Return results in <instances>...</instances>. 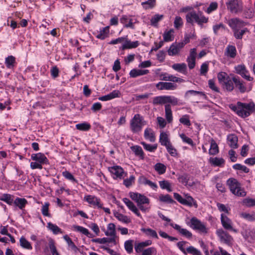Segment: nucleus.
Masks as SVG:
<instances>
[{"mask_svg": "<svg viewBox=\"0 0 255 255\" xmlns=\"http://www.w3.org/2000/svg\"><path fill=\"white\" fill-rule=\"evenodd\" d=\"M146 124L142 116L135 114L130 121V129L133 133L140 131L143 126Z\"/></svg>", "mask_w": 255, "mask_h": 255, "instance_id": "1", "label": "nucleus"}, {"mask_svg": "<svg viewBox=\"0 0 255 255\" xmlns=\"http://www.w3.org/2000/svg\"><path fill=\"white\" fill-rule=\"evenodd\" d=\"M227 183L229 186L231 192L234 195L240 197L246 196V192L241 188V184L237 179L230 178L227 180Z\"/></svg>", "mask_w": 255, "mask_h": 255, "instance_id": "2", "label": "nucleus"}, {"mask_svg": "<svg viewBox=\"0 0 255 255\" xmlns=\"http://www.w3.org/2000/svg\"><path fill=\"white\" fill-rule=\"evenodd\" d=\"M152 244L151 240H147L145 242H140L135 245L134 249L137 253L142 252V255H152L156 253V249L154 247H150L143 250V249Z\"/></svg>", "mask_w": 255, "mask_h": 255, "instance_id": "3", "label": "nucleus"}, {"mask_svg": "<svg viewBox=\"0 0 255 255\" xmlns=\"http://www.w3.org/2000/svg\"><path fill=\"white\" fill-rule=\"evenodd\" d=\"M186 18L187 22L191 24L195 22L199 25H202L203 23L208 22V18L201 13H197L195 11L188 12L186 15Z\"/></svg>", "mask_w": 255, "mask_h": 255, "instance_id": "4", "label": "nucleus"}, {"mask_svg": "<svg viewBox=\"0 0 255 255\" xmlns=\"http://www.w3.org/2000/svg\"><path fill=\"white\" fill-rule=\"evenodd\" d=\"M237 105L240 106V108H241V112H239V116L243 118L249 116L255 110V105L253 102L243 103L238 102Z\"/></svg>", "mask_w": 255, "mask_h": 255, "instance_id": "5", "label": "nucleus"}, {"mask_svg": "<svg viewBox=\"0 0 255 255\" xmlns=\"http://www.w3.org/2000/svg\"><path fill=\"white\" fill-rule=\"evenodd\" d=\"M188 225L192 229L198 231L201 234L205 235L208 233V229L205 225L196 217H193L191 219Z\"/></svg>", "mask_w": 255, "mask_h": 255, "instance_id": "6", "label": "nucleus"}, {"mask_svg": "<svg viewBox=\"0 0 255 255\" xmlns=\"http://www.w3.org/2000/svg\"><path fill=\"white\" fill-rule=\"evenodd\" d=\"M226 5L228 9L232 13H238L243 10V3L241 0H229Z\"/></svg>", "mask_w": 255, "mask_h": 255, "instance_id": "7", "label": "nucleus"}, {"mask_svg": "<svg viewBox=\"0 0 255 255\" xmlns=\"http://www.w3.org/2000/svg\"><path fill=\"white\" fill-rule=\"evenodd\" d=\"M216 234L221 242L228 245L232 244L233 239L226 231H224L222 229H219L216 231Z\"/></svg>", "mask_w": 255, "mask_h": 255, "instance_id": "8", "label": "nucleus"}, {"mask_svg": "<svg viewBox=\"0 0 255 255\" xmlns=\"http://www.w3.org/2000/svg\"><path fill=\"white\" fill-rule=\"evenodd\" d=\"M130 197L135 201L137 205L149 203V200L146 196L141 194L134 192L129 193Z\"/></svg>", "mask_w": 255, "mask_h": 255, "instance_id": "9", "label": "nucleus"}, {"mask_svg": "<svg viewBox=\"0 0 255 255\" xmlns=\"http://www.w3.org/2000/svg\"><path fill=\"white\" fill-rule=\"evenodd\" d=\"M236 73L240 75L243 78L248 81H252L253 78L250 76L249 71L247 70L246 66L244 64H240L235 67Z\"/></svg>", "mask_w": 255, "mask_h": 255, "instance_id": "10", "label": "nucleus"}, {"mask_svg": "<svg viewBox=\"0 0 255 255\" xmlns=\"http://www.w3.org/2000/svg\"><path fill=\"white\" fill-rule=\"evenodd\" d=\"M246 22L238 18H233L228 21V24L233 31L238 30L246 25Z\"/></svg>", "mask_w": 255, "mask_h": 255, "instance_id": "11", "label": "nucleus"}, {"mask_svg": "<svg viewBox=\"0 0 255 255\" xmlns=\"http://www.w3.org/2000/svg\"><path fill=\"white\" fill-rule=\"evenodd\" d=\"M109 170L114 175V179L119 178L121 179L124 177V175L125 174L124 169L119 166H114L109 167Z\"/></svg>", "mask_w": 255, "mask_h": 255, "instance_id": "12", "label": "nucleus"}, {"mask_svg": "<svg viewBox=\"0 0 255 255\" xmlns=\"http://www.w3.org/2000/svg\"><path fill=\"white\" fill-rule=\"evenodd\" d=\"M221 221L223 227L226 230L237 232V230L233 228L232 221L226 215L221 214Z\"/></svg>", "mask_w": 255, "mask_h": 255, "instance_id": "13", "label": "nucleus"}, {"mask_svg": "<svg viewBox=\"0 0 255 255\" xmlns=\"http://www.w3.org/2000/svg\"><path fill=\"white\" fill-rule=\"evenodd\" d=\"M174 197L179 203L184 205L191 206L192 205L193 202L194 201V199L191 196H188V197L184 199L180 195L177 193H174Z\"/></svg>", "mask_w": 255, "mask_h": 255, "instance_id": "14", "label": "nucleus"}, {"mask_svg": "<svg viewBox=\"0 0 255 255\" xmlns=\"http://www.w3.org/2000/svg\"><path fill=\"white\" fill-rule=\"evenodd\" d=\"M170 225L175 230L177 231L178 233L182 236L188 239L192 238V234L187 229L182 228L179 225L174 223H170Z\"/></svg>", "mask_w": 255, "mask_h": 255, "instance_id": "15", "label": "nucleus"}, {"mask_svg": "<svg viewBox=\"0 0 255 255\" xmlns=\"http://www.w3.org/2000/svg\"><path fill=\"white\" fill-rule=\"evenodd\" d=\"M176 85L175 84L170 82H159L156 85V87L159 90H174L176 88Z\"/></svg>", "mask_w": 255, "mask_h": 255, "instance_id": "16", "label": "nucleus"}, {"mask_svg": "<svg viewBox=\"0 0 255 255\" xmlns=\"http://www.w3.org/2000/svg\"><path fill=\"white\" fill-rule=\"evenodd\" d=\"M31 158L33 160L36 161L41 164H46L48 162V160L45 155L43 153L40 152L32 154L31 155Z\"/></svg>", "mask_w": 255, "mask_h": 255, "instance_id": "17", "label": "nucleus"}, {"mask_svg": "<svg viewBox=\"0 0 255 255\" xmlns=\"http://www.w3.org/2000/svg\"><path fill=\"white\" fill-rule=\"evenodd\" d=\"M85 200L91 205L97 206L98 208H102V205L100 200L94 196L87 195L85 197Z\"/></svg>", "mask_w": 255, "mask_h": 255, "instance_id": "18", "label": "nucleus"}, {"mask_svg": "<svg viewBox=\"0 0 255 255\" xmlns=\"http://www.w3.org/2000/svg\"><path fill=\"white\" fill-rule=\"evenodd\" d=\"M121 93L118 90H114L110 94L99 98V100L106 101L112 100L115 98L119 97Z\"/></svg>", "mask_w": 255, "mask_h": 255, "instance_id": "19", "label": "nucleus"}, {"mask_svg": "<svg viewBox=\"0 0 255 255\" xmlns=\"http://www.w3.org/2000/svg\"><path fill=\"white\" fill-rule=\"evenodd\" d=\"M233 81L236 87L238 88L241 93L246 92L247 90L246 87L244 85L243 82L240 80L239 77L234 76Z\"/></svg>", "mask_w": 255, "mask_h": 255, "instance_id": "20", "label": "nucleus"}, {"mask_svg": "<svg viewBox=\"0 0 255 255\" xmlns=\"http://www.w3.org/2000/svg\"><path fill=\"white\" fill-rule=\"evenodd\" d=\"M92 242L93 243H97L101 244L106 243H113L114 245L116 244V239L115 238H97L93 239L92 240Z\"/></svg>", "mask_w": 255, "mask_h": 255, "instance_id": "21", "label": "nucleus"}, {"mask_svg": "<svg viewBox=\"0 0 255 255\" xmlns=\"http://www.w3.org/2000/svg\"><path fill=\"white\" fill-rule=\"evenodd\" d=\"M149 73L148 70H140L133 69L129 72L130 77L131 78H136L138 76L146 75Z\"/></svg>", "mask_w": 255, "mask_h": 255, "instance_id": "22", "label": "nucleus"}, {"mask_svg": "<svg viewBox=\"0 0 255 255\" xmlns=\"http://www.w3.org/2000/svg\"><path fill=\"white\" fill-rule=\"evenodd\" d=\"M225 54L227 57L234 58L237 55V50L235 46L229 45L226 49Z\"/></svg>", "mask_w": 255, "mask_h": 255, "instance_id": "23", "label": "nucleus"}, {"mask_svg": "<svg viewBox=\"0 0 255 255\" xmlns=\"http://www.w3.org/2000/svg\"><path fill=\"white\" fill-rule=\"evenodd\" d=\"M228 144L232 148H237L238 145V137L235 134H230L228 136Z\"/></svg>", "mask_w": 255, "mask_h": 255, "instance_id": "24", "label": "nucleus"}, {"mask_svg": "<svg viewBox=\"0 0 255 255\" xmlns=\"http://www.w3.org/2000/svg\"><path fill=\"white\" fill-rule=\"evenodd\" d=\"M234 83L233 81V77L232 78L230 77V78H229L226 81L225 83H224L222 85L226 90L229 92H231L234 89Z\"/></svg>", "mask_w": 255, "mask_h": 255, "instance_id": "25", "label": "nucleus"}, {"mask_svg": "<svg viewBox=\"0 0 255 255\" xmlns=\"http://www.w3.org/2000/svg\"><path fill=\"white\" fill-rule=\"evenodd\" d=\"M13 204L16 207L22 210L27 204V201L25 198H16L13 202Z\"/></svg>", "mask_w": 255, "mask_h": 255, "instance_id": "26", "label": "nucleus"}, {"mask_svg": "<svg viewBox=\"0 0 255 255\" xmlns=\"http://www.w3.org/2000/svg\"><path fill=\"white\" fill-rule=\"evenodd\" d=\"M172 68L174 70L182 73H185L187 70L186 64L184 63L174 64L172 65Z\"/></svg>", "mask_w": 255, "mask_h": 255, "instance_id": "27", "label": "nucleus"}, {"mask_svg": "<svg viewBox=\"0 0 255 255\" xmlns=\"http://www.w3.org/2000/svg\"><path fill=\"white\" fill-rule=\"evenodd\" d=\"M167 103V96H161L155 97L153 99L154 105H162Z\"/></svg>", "mask_w": 255, "mask_h": 255, "instance_id": "28", "label": "nucleus"}, {"mask_svg": "<svg viewBox=\"0 0 255 255\" xmlns=\"http://www.w3.org/2000/svg\"><path fill=\"white\" fill-rule=\"evenodd\" d=\"M139 45L138 41L132 42L130 40H126L123 45V49H131L137 47Z\"/></svg>", "mask_w": 255, "mask_h": 255, "instance_id": "29", "label": "nucleus"}, {"mask_svg": "<svg viewBox=\"0 0 255 255\" xmlns=\"http://www.w3.org/2000/svg\"><path fill=\"white\" fill-rule=\"evenodd\" d=\"M73 228L75 230L82 233V234L87 236L89 238H93V235L92 234H91L89 232L88 230L86 228H85L83 227L77 226V225L73 226Z\"/></svg>", "mask_w": 255, "mask_h": 255, "instance_id": "30", "label": "nucleus"}, {"mask_svg": "<svg viewBox=\"0 0 255 255\" xmlns=\"http://www.w3.org/2000/svg\"><path fill=\"white\" fill-rule=\"evenodd\" d=\"M144 136L145 139H148L151 142H154L155 138L152 129L151 128H146L144 130Z\"/></svg>", "mask_w": 255, "mask_h": 255, "instance_id": "31", "label": "nucleus"}, {"mask_svg": "<svg viewBox=\"0 0 255 255\" xmlns=\"http://www.w3.org/2000/svg\"><path fill=\"white\" fill-rule=\"evenodd\" d=\"M159 142L161 145L165 146L171 143L167 134L163 131L161 132L160 134Z\"/></svg>", "mask_w": 255, "mask_h": 255, "instance_id": "32", "label": "nucleus"}, {"mask_svg": "<svg viewBox=\"0 0 255 255\" xmlns=\"http://www.w3.org/2000/svg\"><path fill=\"white\" fill-rule=\"evenodd\" d=\"M106 236L116 238L115 225L113 223H110L108 226V230L105 232Z\"/></svg>", "mask_w": 255, "mask_h": 255, "instance_id": "33", "label": "nucleus"}, {"mask_svg": "<svg viewBox=\"0 0 255 255\" xmlns=\"http://www.w3.org/2000/svg\"><path fill=\"white\" fill-rule=\"evenodd\" d=\"M141 231L143 232L146 236L158 239V236L155 231L150 228H142Z\"/></svg>", "mask_w": 255, "mask_h": 255, "instance_id": "34", "label": "nucleus"}, {"mask_svg": "<svg viewBox=\"0 0 255 255\" xmlns=\"http://www.w3.org/2000/svg\"><path fill=\"white\" fill-rule=\"evenodd\" d=\"M165 117L167 122L170 123L172 121V114L171 106L167 104L165 106Z\"/></svg>", "mask_w": 255, "mask_h": 255, "instance_id": "35", "label": "nucleus"}, {"mask_svg": "<svg viewBox=\"0 0 255 255\" xmlns=\"http://www.w3.org/2000/svg\"><path fill=\"white\" fill-rule=\"evenodd\" d=\"M159 200L160 201L166 203L172 204L175 202L169 194L160 195L159 197Z\"/></svg>", "mask_w": 255, "mask_h": 255, "instance_id": "36", "label": "nucleus"}, {"mask_svg": "<svg viewBox=\"0 0 255 255\" xmlns=\"http://www.w3.org/2000/svg\"><path fill=\"white\" fill-rule=\"evenodd\" d=\"M178 180L180 182L184 184L186 186L188 185L189 186H192L196 183L195 182H193L192 183L190 182L188 183L189 177L187 175H183L180 176L178 178Z\"/></svg>", "mask_w": 255, "mask_h": 255, "instance_id": "37", "label": "nucleus"}, {"mask_svg": "<svg viewBox=\"0 0 255 255\" xmlns=\"http://www.w3.org/2000/svg\"><path fill=\"white\" fill-rule=\"evenodd\" d=\"M47 228L51 231L53 234H58V233H62V232L60 228H59L57 225L53 224L50 222L47 224Z\"/></svg>", "mask_w": 255, "mask_h": 255, "instance_id": "38", "label": "nucleus"}, {"mask_svg": "<svg viewBox=\"0 0 255 255\" xmlns=\"http://www.w3.org/2000/svg\"><path fill=\"white\" fill-rule=\"evenodd\" d=\"M179 52L180 51L174 43H172L167 50L168 54L171 56L178 54Z\"/></svg>", "mask_w": 255, "mask_h": 255, "instance_id": "39", "label": "nucleus"}, {"mask_svg": "<svg viewBox=\"0 0 255 255\" xmlns=\"http://www.w3.org/2000/svg\"><path fill=\"white\" fill-rule=\"evenodd\" d=\"M131 150L134 152L135 154L139 156L142 159L144 157V154L141 147L138 145L133 146L131 147Z\"/></svg>", "mask_w": 255, "mask_h": 255, "instance_id": "40", "label": "nucleus"}, {"mask_svg": "<svg viewBox=\"0 0 255 255\" xmlns=\"http://www.w3.org/2000/svg\"><path fill=\"white\" fill-rule=\"evenodd\" d=\"M154 169L159 174H162L165 172L166 167L162 163H157L154 165Z\"/></svg>", "mask_w": 255, "mask_h": 255, "instance_id": "41", "label": "nucleus"}, {"mask_svg": "<svg viewBox=\"0 0 255 255\" xmlns=\"http://www.w3.org/2000/svg\"><path fill=\"white\" fill-rule=\"evenodd\" d=\"M217 78L219 83L221 85H223V84L225 83V82L227 81L230 77L226 73L221 72L218 73Z\"/></svg>", "mask_w": 255, "mask_h": 255, "instance_id": "42", "label": "nucleus"}, {"mask_svg": "<svg viewBox=\"0 0 255 255\" xmlns=\"http://www.w3.org/2000/svg\"><path fill=\"white\" fill-rule=\"evenodd\" d=\"M209 161L214 166H221L224 163V160L223 158L218 157H211Z\"/></svg>", "mask_w": 255, "mask_h": 255, "instance_id": "43", "label": "nucleus"}, {"mask_svg": "<svg viewBox=\"0 0 255 255\" xmlns=\"http://www.w3.org/2000/svg\"><path fill=\"white\" fill-rule=\"evenodd\" d=\"M0 200L4 201L9 205H12L13 203V200L12 196L10 194H4L0 197Z\"/></svg>", "mask_w": 255, "mask_h": 255, "instance_id": "44", "label": "nucleus"}, {"mask_svg": "<svg viewBox=\"0 0 255 255\" xmlns=\"http://www.w3.org/2000/svg\"><path fill=\"white\" fill-rule=\"evenodd\" d=\"M174 32L173 29H170L169 31H165L163 33V39L165 42L171 41L173 40V37L172 33Z\"/></svg>", "mask_w": 255, "mask_h": 255, "instance_id": "45", "label": "nucleus"}, {"mask_svg": "<svg viewBox=\"0 0 255 255\" xmlns=\"http://www.w3.org/2000/svg\"><path fill=\"white\" fill-rule=\"evenodd\" d=\"M160 187L162 189H166L168 192L172 191L170 183L167 180H162L159 182Z\"/></svg>", "mask_w": 255, "mask_h": 255, "instance_id": "46", "label": "nucleus"}, {"mask_svg": "<svg viewBox=\"0 0 255 255\" xmlns=\"http://www.w3.org/2000/svg\"><path fill=\"white\" fill-rule=\"evenodd\" d=\"M20 246L26 249L32 250V247L31 246L30 243L27 241L24 237H21L20 239Z\"/></svg>", "mask_w": 255, "mask_h": 255, "instance_id": "47", "label": "nucleus"}, {"mask_svg": "<svg viewBox=\"0 0 255 255\" xmlns=\"http://www.w3.org/2000/svg\"><path fill=\"white\" fill-rule=\"evenodd\" d=\"M163 76V77L162 80L164 81H169L174 82H178L180 80L179 78L176 77L173 75H169L166 73L164 74Z\"/></svg>", "mask_w": 255, "mask_h": 255, "instance_id": "48", "label": "nucleus"}, {"mask_svg": "<svg viewBox=\"0 0 255 255\" xmlns=\"http://www.w3.org/2000/svg\"><path fill=\"white\" fill-rule=\"evenodd\" d=\"M48 246L52 255H59L55 246L54 241L52 239H49Z\"/></svg>", "mask_w": 255, "mask_h": 255, "instance_id": "49", "label": "nucleus"}, {"mask_svg": "<svg viewBox=\"0 0 255 255\" xmlns=\"http://www.w3.org/2000/svg\"><path fill=\"white\" fill-rule=\"evenodd\" d=\"M156 0H148L145 2H142L143 7L147 9L153 8L155 5Z\"/></svg>", "mask_w": 255, "mask_h": 255, "instance_id": "50", "label": "nucleus"}, {"mask_svg": "<svg viewBox=\"0 0 255 255\" xmlns=\"http://www.w3.org/2000/svg\"><path fill=\"white\" fill-rule=\"evenodd\" d=\"M218 146L217 143L214 141H212L211 144L210 148L209 149V154L211 155H215L218 153Z\"/></svg>", "mask_w": 255, "mask_h": 255, "instance_id": "51", "label": "nucleus"}, {"mask_svg": "<svg viewBox=\"0 0 255 255\" xmlns=\"http://www.w3.org/2000/svg\"><path fill=\"white\" fill-rule=\"evenodd\" d=\"M180 137L182 139L183 142L192 146H194L195 144L193 141L192 139L189 137L187 136L185 134L181 133L180 134Z\"/></svg>", "mask_w": 255, "mask_h": 255, "instance_id": "52", "label": "nucleus"}, {"mask_svg": "<svg viewBox=\"0 0 255 255\" xmlns=\"http://www.w3.org/2000/svg\"><path fill=\"white\" fill-rule=\"evenodd\" d=\"M247 31V28H245L243 29L240 30V29L236 30L235 31H233L234 35L236 38L237 39H242L243 35Z\"/></svg>", "mask_w": 255, "mask_h": 255, "instance_id": "53", "label": "nucleus"}, {"mask_svg": "<svg viewBox=\"0 0 255 255\" xmlns=\"http://www.w3.org/2000/svg\"><path fill=\"white\" fill-rule=\"evenodd\" d=\"M141 144L143 145L144 148L145 150L149 151L150 152L154 151L156 149V148L157 147V145L156 144H153V145H151L149 144H147L144 142H142L141 143Z\"/></svg>", "mask_w": 255, "mask_h": 255, "instance_id": "54", "label": "nucleus"}, {"mask_svg": "<svg viewBox=\"0 0 255 255\" xmlns=\"http://www.w3.org/2000/svg\"><path fill=\"white\" fill-rule=\"evenodd\" d=\"M14 62L15 58L12 56H9L5 59V64L8 68H12Z\"/></svg>", "mask_w": 255, "mask_h": 255, "instance_id": "55", "label": "nucleus"}, {"mask_svg": "<svg viewBox=\"0 0 255 255\" xmlns=\"http://www.w3.org/2000/svg\"><path fill=\"white\" fill-rule=\"evenodd\" d=\"M76 128L83 131L88 130L90 128L91 126L90 124L84 123L81 124H79L76 125Z\"/></svg>", "mask_w": 255, "mask_h": 255, "instance_id": "56", "label": "nucleus"}, {"mask_svg": "<svg viewBox=\"0 0 255 255\" xmlns=\"http://www.w3.org/2000/svg\"><path fill=\"white\" fill-rule=\"evenodd\" d=\"M241 217L249 221H255V213L250 214L247 213H242Z\"/></svg>", "mask_w": 255, "mask_h": 255, "instance_id": "57", "label": "nucleus"}, {"mask_svg": "<svg viewBox=\"0 0 255 255\" xmlns=\"http://www.w3.org/2000/svg\"><path fill=\"white\" fill-rule=\"evenodd\" d=\"M165 147L167 151L171 156H175L177 155L176 149L173 146L171 143L165 146Z\"/></svg>", "mask_w": 255, "mask_h": 255, "instance_id": "58", "label": "nucleus"}, {"mask_svg": "<svg viewBox=\"0 0 255 255\" xmlns=\"http://www.w3.org/2000/svg\"><path fill=\"white\" fill-rule=\"evenodd\" d=\"M233 168L236 170H239L244 171L245 173H248L249 172V169L246 166L243 165L241 164H236L233 165Z\"/></svg>", "mask_w": 255, "mask_h": 255, "instance_id": "59", "label": "nucleus"}, {"mask_svg": "<svg viewBox=\"0 0 255 255\" xmlns=\"http://www.w3.org/2000/svg\"><path fill=\"white\" fill-rule=\"evenodd\" d=\"M186 254L187 253L193 254V255H201V253L193 246H190L186 249Z\"/></svg>", "mask_w": 255, "mask_h": 255, "instance_id": "60", "label": "nucleus"}, {"mask_svg": "<svg viewBox=\"0 0 255 255\" xmlns=\"http://www.w3.org/2000/svg\"><path fill=\"white\" fill-rule=\"evenodd\" d=\"M179 122L181 124H182L186 126L189 127L191 125V123H190V121L189 119V116L187 115H184L183 116H182L179 119Z\"/></svg>", "mask_w": 255, "mask_h": 255, "instance_id": "61", "label": "nucleus"}, {"mask_svg": "<svg viewBox=\"0 0 255 255\" xmlns=\"http://www.w3.org/2000/svg\"><path fill=\"white\" fill-rule=\"evenodd\" d=\"M125 248L128 253H131L133 251L132 241L131 240L127 241L125 243Z\"/></svg>", "mask_w": 255, "mask_h": 255, "instance_id": "62", "label": "nucleus"}, {"mask_svg": "<svg viewBox=\"0 0 255 255\" xmlns=\"http://www.w3.org/2000/svg\"><path fill=\"white\" fill-rule=\"evenodd\" d=\"M163 16V15H160V14H155L154 15L151 19V25L155 26L157 22L160 20L162 18Z\"/></svg>", "mask_w": 255, "mask_h": 255, "instance_id": "63", "label": "nucleus"}, {"mask_svg": "<svg viewBox=\"0 0 255 255\" xmlns=\"http://www.w3.org/2000/svg\"><path fill=\"white\" fill-rule=\"evenodd\" d=\"M62 175L65 178H66L70 181L75 182H77V181L75 179L73 175L69 171H65L63 172Z\"/></svg>", "mask_w": 255, "mask_h": 255, "instance_id": "64", "label": "nucleus"}]
</instances>
